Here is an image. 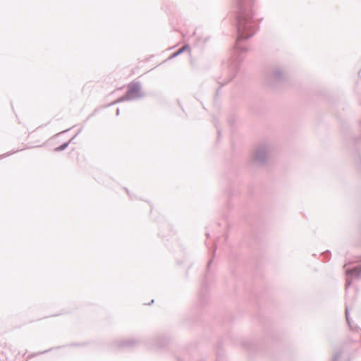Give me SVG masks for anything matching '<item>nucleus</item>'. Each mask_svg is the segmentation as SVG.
<instances>
[{
	"instance_id": "2",
	"label": "nucleus",
	"mask_w": 361,
	"mask_h": 361,
	"mask_svg": "<svg viewBox=\"0 0 361 361\" xmlns=\"http://www.w3.org/2000/svg\"><path fill=\"white\" fill-rule=\"evenodd\" d=\"M288 80V75L285 69L279 66H274L266 74L264 83L267 87L276 90Z\"/></svg>"
},
{
	"instance_id": "19",
	"label": "nucleus",
	"mask_w": 361,
	"mask_h": 361,
	"mask_svg": "<svg viewBox=\"0 0 361 361\" xmlns=\"http://www.w3.org/2000/svg\"><path fill=\"white\" fill-rule=\"evenodd\" d=\"M227 194L228 197H231L233 195L230 189L227 190Z\"/></svg>"
},
{
	"instance_id": "14",
	"label": "nucleus",
	"mask_w": 361,
	"mask_h": 361,
	"mask_svg": "<svg viewBox=\"0 0 361 361\" xmlns=\"http://www.w3.org/2000/svg\"><path fill=\"white\" fill-rule=\"evenodd\" d=\"M68 145H69V142H65L62 143L61 145L55 147L54 151L56 152L63 151L68 147Z\"/></svg>"
},
{
	"instance_id": "20",
	"label": "nucleus",
	"mask_w": 361,
	"mask_h": 361,
	"mask_svg": "<svg viewBox=\"0 0 361 361\" xmlns=\"http://www.w3.org/2000/svg\"><path fill=\"white\" fill-rule=\"evenodd\" d=\"M77 136V134H75L69 141H68L67 142H69V145L73 142V140L75 139V137Z\"/></svg>"
},
{
	"instance_id": "8",
	"label": "nucleus",
	"mask_w": 361,
	"mask_h": 361,
	"mask_svg": "<svg viewBox=\"0 0 361 361\" xmlns=\"http://www.w3.org/2000/svg\"><path fill=\"white\" fill-rule=\"evenodd\" d=\"M347 264L343 266L345 274L347 276L345 289H348L353 283V279H358L361 277V266H355L351 268H346Z\"/></svg>"
},
{
	"instance_id": "17",
	"label": "nucleus",
	"mask_w": 361,
	"mask_h": 361,
	"mask_svg": "<svg viewBox=\"0 0 361 361\" xmlns=\"http://www.w3.org/2000/svg\"><path fill=\"white\" fill-rule=\"evenodd\" d=\"M214 126H215V127L216 128V132H217V135H218V139H219L220 137H221V130H220V128L218 126V122H217V121L216 119H214Z\"/></svg>"
},
{
	"instance_id": "9",
	"label": "nucleus",
	"mask_w": 361,
	"mask_h": 361,
	"mask_svg": "<svg viewBox=\"0 0 361 361\" xmlns=\"http://www.w3.org/2000/svg\"><path fill=\"white\" fill-rule=\"evenodd\" d=\"M140 340L135 338H126L121 340H115L112 343L113 349H132L135 347L139 343Z\"/></svg>"
},
{
	"instance_id": "25",
	"label": "nucleus",
	"mask_w": 361,
	"mask_h": 361,
	"mask_svg": "<svg viewBox=\"0 0 361 361\" xmlns=\"http://www.w3.org/2000/svg\"><path fill=\"white\" fill-rule=\"evenodd\" d=\"M69 130H70V129H66V130H63V131H62V132H61V133H58V134H57V135H60V134H62V133H65V132H67V131H68Z\"/></svg>"
},
{
	"instance_id": "30",
	"label": "nucleus",
	"mask_w": 361,
	"mask_h": 361,
	"mask_svg": "<svg viewBox=\"0 0 361 361\" xmlns=\"http://www.w3.org/2000/svg\"><path fill=\"white\" fill-rule=\"evenodd\" d=\"M178 361H184L182 358L178 357Z\"/></svg>"
},
{
	"instance_id": "31",
	"label": "nucleus",
	"mask_w": 361,
	"mask_h": 361,
	"mask_svg": "<svg viewBox=\"0 0 361 361\" xmlns=\"http://www.w3.org/2000/svg\"><path fill=\"white\" fill-rule=\"evenodd\" d=\"M228 238V235H225V239L226 240Z\"/></svg>"
},
{
	"instance_id": "23",
	"label": "nucleus",
	"mask_w": 361,
	"mask_h": 361,
	"mask_svg": "<svg viewBox=\"0 0 361 361\" xmlns=\"http://www.w3.org/2000/svg\"><path fill=\"white\" fill-rule=\"evenodd\" d=\"M205 235H206L207 238H209L210 233L208 231H207L206 233H205Z\"/></svg>"
},
{
	"instance_id": "27",
	"label": "nucleus",
	"mask_w": 361,
	"mask_h": 361,
	"mask_svg": "<svg viewBox=\"0 0 361 361\" xmlns=\"http://www.w3.org/2000/svg\"><path fill=\"white\" fill-rule=\"evenodd\" d=\"M228 122H229V123H231H231L233 122V118H228Z\"/></svg>"
},
{
	"instance_id": "21",
	"label": "nucleus",
	"mask_w": 361,
	"mask_h": 361,
	"mask_svg": "<svg viewBox=\"0 0 361 361\" xmlns=\"http://www.w3.org/2000/svg\"><path fill=\"white\" fill-rule=\"evenodd\" d=\"M124 189H125L126 192H127V194L128 195V196L130 197V198L132 199L131 195L130 194V192H129L128 189L126 188H125Z\"/></svg>"
},
{
	"instance_id": "16",
	"label": "nucleus",
	"mask_w": 361,
	"mask_h": 361,
	"mask_svg": "<svg viewBox=\"0 0 361 361\" xmlns=\"http://www.w3.org/2000/svg\"><path fill=\"white\" fill-rule=\"evenodd\" d=\"M53 349H54V348H50L49 349L46 350H44V351H40V352H38V353H32V354H31V355H29L27 357H28L29 359H30V358H32V357H35V356H37V355H39L45 354V353H48V352H50V351H51Z\"/></svg>"
},
{
	"instance_id": "26",
	"label": "nucleus",
	"mask_w": 361,
	"mask_h": 361,
	"mask_svg": "<svg viewBox=\"0 0 361 361\" xmlns=\"http://www.w3.org/2000/svg\"><path fill=\"white\" fill-rule=\"evenodd\" d=\"M154 300L152 299L150 302H149L148 304L145 303V305H150L151 304L154 303Z\"/></svg>"
},
{
	"instance_id": "3",
	"label": "nucleus",
	"mask_w": 361,
	"mask_h": 361,
	"mask_svg": "<svg viewBox=\"0 0 361 361\" xmlns=\"http://www.w3.org/2000/svg\"><path fill=\"white\" fill-rule=\"evenodd\" d=\"M206 245L208 247L209 252L212 254L211 258L207 262V271L204 276V279L201 283V288L199 293L198 301L201 305H204L208 300L209 298V283L212 280V274L210 271V266L213 262V259L215 256L216 250V243H214V246L212 247H209L207 243H206Z\"/></svg>"
},
{
	"instance_id": "28",
	"label": "nucleus",
	"mask_w": 361,
	"mask_h": 361,
	"mask_svg": "<svg viewBox=\"0 0 361 361\" xmlns=\"http://www.w3.org/2000/svg\"><path fill=\"white\" fill-rule=\"evenodd\" d=\"M81 130H82L81 129H79V130H78V133H76V134H77V135H78L81 132Z\"/></svg>"
},
{
	"instance_id": "4",
	"label": "nucleus",
	"mask_w": 361,
	"mask_h": 361,
	"mask_svg": "<svg viewBox=\"0 0 361 361\" xmlns=\"http://www.w3.org/2000/svg\"><path fill=\"white\" fill-rule=\"evenodd\" d=\"M145 97V94L142 91L140 82L139 81H133L128 85L125 94L110 103L109 106H112L126 101L137 100Z\"/></svg>"
},
{
	"instance_id": "5",
	"label": "nucleus",
	"mask_w": 361,
	"mask_h": 361,
	"mask_svg": "<svg viewBox=\"0 0 361 361\" xmlns=\"http://www.w3.org/2000/svg\"><path fill=\"white\" fill-rule=\"evenodd\" d=\"M271 147L267 142L259 144L252 156L251 161L257 166H264L267 164Z\"/></svg>"
},
{
	"instance_id": "11",
	"label": "nucleus",
	"mask_w": 361,
	"mask_h": 361,
	"mask_svg": "<svg viewBox=\"0 0 361 361\" xmlns=\"http://www.w3.org/2000/svg\"><path fill=\"white\" fill-rule=\"evenodd\" d=\"M190 45L189 44H185L184 46L181 47L180 48H179L178 49H177L176 51H174L171 56L169 58V59H173L178 56H179L180 54H183L184 51H187V50H190Z\"/></svg>"
},
{
	"instance_id": "29",
	"label": "nucleus",
	"mask_w": 361,
	"mask_h": 361,
	"mask_svg": "<svg viewBox=\"0 0 361 361\" xmlns=\"http://www.w3.org/2000/svg\"><path fill=\"white\" fill-rule=\"evenodd\" d=\"M64 346H65V345H63V347H64ZM62 348V346H58V347H56V348H56V349H59V348Z\"/></svg>"
},
{
	"instance_id": "6",
	"label": "nucleus",
	"mask_w": 361,
	"mask_h": 361,
	"mask_svg": "<svg viewBox=\"0 0 361 361\" xmlns=\"http://www.w3.org/2000/svg\"><path fill=\"white\" fill-rule=\"evenodd\" d=\"M171 338L168 336L157 335L149 338L146 346L149 348L165 349L169 344Z\"/></svg>"
},
{
	"instance_id": "12",
	"label": "nucleus",
	"mask_w": 361,
	"mask_h": 361,
	"mask_svg": "<svg viewBox=\"0 0 361 361\" xmlns=\"http://www.w3.org/2000/svg\"><path fill=\"white\" fill-rule=\"evenodd\" d=\"M221 346V342L219 341L216 343V355L217 357V360L221 359L224 356V351L221 349H220ZM216 361H219V360H216Z\"/></svg>"
},
{
	"instance_id": "13",
	"label": "nucleus",
	"mask_w": 361,
	"mask_h": 361,
	"mask_svg": "<svg viewBox=\"0 0 361 361\" xmlns=\"http://www.w3.org/2000/svg\"><path fill=\"white\" fill-rule=\"evenodd\" d=\"M342 357H343V353L341 351H337L334 354L331 361H348L347 360H343Z\"/></svg>"
},
{
	"instance_id": "7",
	"label": "nucleus",
	"mask_w": 361,
	"mask_h": 361,
	"mask_svg": "<svg viewBox=\"0 0 361 361\" xmlns=\"http://www.w3.org/2000/svg\"><path fill=\"white\" fill-rule=\"evenodd\" d=\"M242 345L247 352L255 353L263 351L266 348V343L264 340H245L243 342Z\"/></svg>"
},
{
	"instance_id": "24",
	"label": "nucleus",
	"mask_w": 361,
	"mask_h": 361,
	"mask_svg": "<svg viewBox=\"0 0 361 361\" xmlns=\"http://www.w3.org/2000/svg\"><path fill=\"white\" fill-rule=\"evenodd\" d=\"M116 116H118L120 114V109L118 108L116 109Z\"/></svg>"
},
{
	"instance_id": "22",
	"label": "nucleus",
	"mask_w": 361,
	"mask_h": 361,
	"mask_svg": "<svg viewBox=\"0 0 361 361\" xmlns=\"http://www.w3.org/2000/svg\"><path fill=\"white\" fill-rule=\"evenodd\" d=\"M355 92H356L357 94H361V92H358V84H357V85H356Z\"/></svg>"
},
{
	"instance_id": "32",
	"label": "nucleus",
	"mask_w": 361,
	"mask_h": 361,
	"mask_svg": "<svg viewBox=\"0 0 361 361\" xmlns=\"http://www.w3.org/2000/svg\"><path fill=\"white\" fill-rule=\"evenodd\" d=\"M360 103H361V101H360Z\"/></svg>"
},
{
	"instance_id": "15",
	"label": "nucleus",
	"mask_w": 361,
	"mask_h": 361,
	"mask_svg": "<svg viewBox=\"0 0 361 361\" xmlns=\"http://www.w3.org/2000/svg\"><path fill=\"white\" fill-rule=\"evenodd\" d=\"M322 256L323 257L324 262H329L331 258V252L329 250L322 252Z\"/></svg>"
},
{
	"instance_id": "10",
	"label": "nucleus",
	"mask_w": 361,
	"mask_h": 361,
	"mask_svg": "<svg viewBox=\"0 0 361 361\" xmlns=\"http://www.w3.org/2000/svg\"><path fill=\"white\" fill-rule=\"evenodd\" d=\"M173 231L170 225L169 224H164L162 227L160 228L159 235L162 238H165L166 236L171 235Z\"/></svg>"
},
{
	"instance_id": "18",
	"label": "nucleus",
	"mask_w": 361,
	"mask_h": 361,
	"mask_svg": "<svg viewBox=\"0 0 361 361\" xmlns=\"http://www.w3.org/2000/svg\"><path fill=\"white\" fill-rule=\"evenodd\" d=\"M83 345H84L83 343H72L70 344V346H72V347L82 346Z\"/></svg>"
},
{
	"instance_id": "1",
	"label": "nucleus",
	"mask_w": 361,
	"mask_h": 361,
	"mask_svg": "<svg viewBox=\"0 0 361 361\" xmlns=\"http://www.w3.org/2000/svg\"><path fill=\"white\" fill-rule=\"evenodd\" d=\"M235 12L233 14V25L236 32L235 42L233 47V55L228 66L229 78L224 81H218L220 85L216 90V94L219 89L231 81L237 75L247 48L240 44L253 37L256 31L259 28L258 23L254 20L253 6L255 0H233Z\"/></svg>"
}]
</instances>
